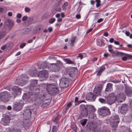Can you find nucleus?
<instances>
[{"mask_svg": "<svg viewBox=\"0 0 132 132\" xmlns=\"http://www.w3.org/2000/svg\"><path fill=\"white\" fill-rule=\"evenodd\" d=\"M21 89L17 86L14 87L12 89L11 93L9 94L7 91L3 92L0 93V96L1 100L3 102H7L9 101V97L15 98L16 95L20 94Z\"/></svg>", "mask_w": 132, "mask_h": 132, "instance_id": "f257e3e1", "label": "nucleus"}, {"mask_svg": "<svg viewBox=\"0 0 132 132\" xmlns=\"http://www.w3.org/2000/svg\"><path fill=\"white\" fill-rule=\"evenodd\" d=\"M44 90H43L41 93L38 94H36L35 96L36 98L35 101L39 104H42V106L44 107H46L50 104L48 102H45L49 98L48 94H47Z\"/></svg>", "mask_w": 132, "mask_h": 132, "instance_id": "f03ea898", "label": "nucleus"}, {"mask_svg": "<svg viewBox=\"0 0 132 132\" xmlns=\"http://www.w3.org/2000/svg\"><path fill=\"white\" fill-rule=\"evenodd\" d=\"M111 121L112 129L113 130H115L117 127L118 123L119 122L118 116L116 115L111 116Z\"/></svg>", "mask_w": 132, "mask_h": 132, "instance_id": "7ed1b4c3", "label": "nucleus"}, {"mask_svg": "<svg viewBox=\"0 0 132 132\" xmlns=\"http://www.w3.org/2000/svg\"><path fill=\"white\" fill-rule=\"evenodd\" d=\"M28 80V78L26 75H22L18 79H16L15 83L22 86L27 83Z\"/></svg>", "mask_w": 132, "mask_h": 132, "instance_id": "20e7f679", "label": "nucleus"}, {"mask_svg": "<svg viewBox=\"0 0 132 132\" xmlns=\"http://www.w3.org/2000/svg\"><path fill=\"white\" fill-rule=\"evenodd\" d=\"M46 89L49 94L52 95H55L59 92V90L57 87L51 84L48 85Z\"/></svg>", "mask_w": 132, "mask_h": 132, "instance_id": "39448f33", "label": "nucleus"}, {"mask_svg": "<svg viewBox=\"0 0 132 132\" xmlns=\"http://www.w3.org/2000/svg\"><path fill=\"white\" fill-rule=\"evenodd\" d=\"M98 112L100 115L102 116H106L110 114L109 109L105 106L99 109L98 110Z\"/></svg>", "mask_w": 132, "mask_h": 132, "instance_id": "423d86ee", "label": "nucleus"}, {"mask_svg": "<svg viewBox=\"0 0 132 132\" xmlns=\"http://www.w3.org/2000/svg\"><path fill=\"white\" fill-rule=\"evenodd\" d=\"M37 80H34L32 82L31 85L30 86V88L33 93L35 94V96L36 94H39V88H36V85L37 84Z\"/></svg>", "mask_w": 132, "mask_h": 132, "instance_id": "0eeeda50", "label": "nucleus"}, {"mask_svg": "<svg viewBox=\"0 0 132 132\" xmlns=\"http://www.w3.org/2000/svg\"><path fill=\"white\" fill-rule=\"evenodd\" d=\"M103 86L100 84H98L95 86L94 93L97 96H101V92L103 88Z\"/></svg>", "mask_w": 132, "mask_h": 132, "instance_id": "6e6552de", "label": "nucleus"}, {"mask_svg": "<svg viewBox=\"0 0 132 132\" xmlns=\"http://www.w3.org/2000/svg\"><path fill=\"white\" fill-rule=\"evenodd\" d=\"M69 85L68 79L65 78H62L60 83V85L62 88H64L67 87Z\"/></svg>", "mask_w": 132, "mask_h": 132, "instance_id": "1a4fd4ad", "label": "nucleus"}, {"mask_svg": "<svg viewBox=\"0 0 132 132\" xmlns=\"http://www.w3.org/2000/svg\"><path fill=\"white\" fill-rule=\"evenodd\" d=\"M23 101L21 100L20 102H16L14 103L13 105L14 110L16 111H19L21 110L23 105Z\"/></svg>", "mask_w": 132, "mask_h": 132, "instance_id": "9d476101", "label": "nucleus"}, {"mask_svg": "<svg viewBox=\"0 0 132 132\" xmlns=\"http://www.w3.org/2000/svg\"><path fill=\"white\" fill-rule=\"evenodd\" d=\"M79 109L81 116L85 117L87 116L88 112L85 105L84 104L81 105L80 106Z\"/></svg>", "mask_w": 132, "mask_h": 132, "instance_id": "9b49d317", "label": "nucleus"}, {"mask_svg": "<svg viewBox=\"0 0 132 132\" xmlns=\"http://www.w3.org/2000/svg\"><path fill=\"white\" fill-rule=\"evenodd\" d=\"M116 54L119 56H125L122 58V60L123 61H126L127 60H129L132 59V55H130L128 54H125L122 52H118L117 51L115 52Z\"/></svg>", "mask_w": 132, "mask_h": 132, "instance_id": "f8f14e48", "label": "nucleus"}, {"mask_svg": "<svg viewBox=\"0 0 132 132\" xmlns=\"http://www.w3.org/2000/svg\"><path fill=\"white\" fill-rule=\"evenodd\" d=\"M10 117L9 115H6L3 118L1 121V123L3 125L6 126L9 125L10 120Z\"/></svg>", "mask_w": 132, "mask_h": 132, "instance_id": "ddd939ff", "label": "nucleus"}, {"mask_svg": "<svg viewBox=\"0 0 132 132\" xmlns=\"http://www.w3.org/2000/svg\"><path fill=\"white\" fill-rule=\"evenodd\" d=\"M126 98L125 94L123 93H120L118 94L116 96V99L119 101L122 102L125 100Z\"/></svg>", "mask_w": 132, "mask_h": 132, "instance_id": "4468645a", "label": "nucleus"}, {"mask_svg": "<svg viewBox=\"0 0 132 132\" xmlns=\"http://www.w3.org/2000/svg\"><path fill=\"white\" fill-rule=\"evenodd\" d=\"M128 106L127 104H123L121 106L120 112L121 114H125L128 110Z\"/></svg>", "mask_w": 132, "mask_h": 132, "instance_id": "2eb2a0df", "label": "nucleus"}, {"mask_svg": "<svg viewBox=\"0 0 132 132\" xmlns=\"http://www.w3.org/2000/svg\"><path fill=\"white\" fill-rule=\"evenodd\" d=\"M38 77L41 78H46L48 76L47 71L46 70L41 71L39 74H38Z\"/></svg>", "mask_w": 132, "mask_h": 132, "instance_id": "dca6fc26", "label": "nucleus"}, {"mask_svg": "<svg viewBox=\"0 0 132 132\" xmlns=\"http://www.w3.org/2000/svg\"><path fill=\"white\" fill-rule=\"evenodd\" d=\"M86 98L89 100L94 101L96 98V96L92 94V92H90L88 93Z\"/></svg>", "mask_w": 132, "mask_h": 132, "instance_id": "f3484780", "label": "nucleus"}, {"mask_svg": "<svg viewBox=\"0 0 132 132\" xmlns=\"http://www.w3.org/2000/svg\"><path fill=\"white\" fill-rule=\"evenodd\" d=\"M52 71L57 72L59 71L60 67L58 64H52Z\"/></svg>", "mask_w": 132, "mask_h": 132, "instance_id": "a211bd4d", "label": "nucleus"}, {"mask_svg": "<svg viewBox=\"0 0 132 132\" xmlns=\"http://www.w3.org/2000/svg\"><path fill=\"white\" fill-rule=\"evenodd\" d=\"M37 64L38 68L40 69H44L47 67V64L45 62L37 63Z\"/></svg>", "mask_w": 132, "mask_h": 132, "instance_id": "6ab92c4d", "label": "nucleus"}, {"mask_svg": "<svg viewBox=\"0 0 132 132\" xmlns=\"http://www.w3.org/2000/svg\"><path fill=\"white\" fill-rule=\"evenodd\" d=\"M86 108H87L88 112L90 113L92 112H94L95 111V109L94 106L90 105H86Z\"/></svg>", "mask_w": 132, "mask_h": 132, "instance_id": "aec40b11", "label": "nucleus"}, {"mask_svg": "<svg viewBox=\"0 0 132 132\" xmlns=\"http://www.w3.org/2000/svg\"><path fill=\"white\" fill-rule=\"evenodd\" d=\"M125 93L128 96H132V89L130 88L129 87H126Z\"/></svg>", "mask_w": 132, "mask_h": 132, "instance_id": "412c9836", "label": "nucleus"}, {"mask_svg": "<svg viewBox=\"0 0 132 132\" xmlns=\"http://www.w3.org/2000/svg\"><path fill=\"white\" fill-rule=\"evenodd\" d=\"M112 84L110 83H108L105 89V91L110 92L113 90Z\"/></svg>", "mask_w": 132, "mask_h": 132, "instance_id": "4be33fe9", "label": "nucleus"}, {"mask_svg": "<svg viewBox=\"0 0 132 132\" xmlns=\"http://www.w3.org/2000/svg\"><path fill=\"white\" fill-rule=\"evenodd\" d=\"M115 100L113 98H111L108 96L107 98L106 103L108 104L111 105L115 102Z\"/></svg>", "mask_w": 132, "mask_h": 132, "instance_id": "5701e85b", "label": "nucleus"}, {"mask_svg": "<svg viewBox=\"0 0 132 132\" xmlns=\"http://www.w3.org/2000/svg\"><path fill=\"white\" fill-rule=\"evenodd\" d=\"M29 75L32 77H36L38 76V73L37 71L35 70H30L29 71Z\"/></svg>", "mask_w": 132, "mask_h": 132, "instance_id": "b1692460", "label": "nucleus"}, {"mask_svg": "<svg viewBox=\"0 0 132 132\" xmlns=\"http://www.w3.org/2000/svg\"><path fill=\"white\" fill-rule=\"evenodd\" d=\"M31 112L30 110L29 109H27L24 111L23 113L24 115L27 117H29L31 116Z\"/></svg>", "mask_w": 132, "mask_h": 132, "instance_id": "393cba45", "label": "nucleus"}, {"mask_svg": "<svg viewBox=\"0 0 132 132\" xmlns=\"http://www.w3.org/2000/svg\"><path fill=\"white\" fill-rule=\"evenodd\" d=\"M105 67L104 65H103L100 67V69L98 71L97 73V76H100L102 72L105 69Z\"/></svg>", "mask_w": 132, "mask_h": 132, "instance_id": "a878e982", "label": "nucleus"}, {"mask_svg": "<svg viewBox=\"0 0 132 132\" xmlns=\"http://www.w3.org/2000/svg\"><path fill=\"white\" fill-rule=\"evenodd\" d=\"M7 8L6 7H0V14L5 13L7 12Z\"/></svg>", "mask_w": 132, "mask_h": 132, "instance_id": "bb28decb", "label": "nucleus"}, {"mask_svg": "<svg viewBox=\"0 0 132 132\" xmlns=\"http://www.w3.org/2000/svg\"><path fill=\"white\" fill-rule=\"evenodd\" d=\"M77 39V38L76 37H72L71 38L70 41V46H71L74 47V43L75 42V41H76Z\"/></svg>", "mask_w": 132, "mask_h": 132, "instance_id": "cd10ccee", "label": "nucleus"}, {"mask_svg": "<svg viewBox=\"0 0 132 132\" xmlns=\"http://www.w3.org/2000/svg\"><path fill=\"white\" fill-rule=\"evenodd\" d=\"M34 20L32 16H30L28 18L27 20V23L28 25H30L33 23Z\"/></svg>", "mask_w": 132, "mask_h": 132, "instance_id": "c85d7f7f", "label": "nucleus"}, {"mask_svg": "<svg viewBox=\"0 0 132 132\" xmlns=\"http://www.w3.org/2000/svg\"><path fill=\"white\" fill-rule=\"evenodd\" d=\"M41 29V27L40 26H37L36 27L34 30V31L35 32L38 33L40 32V30Z\"/></svg>", "mask_w": 132, "mask_h": 132, "instance_id": "c756f323", "label": "nucleus"}, {"mask_svg": "<svg viewBox=\"0 0 132 132\" xmlns=\"http://www.w3.org/2000/svg\"><path fill=\"white\" fill-rule=\"evenodd\" d=\"M78 98L77 97H75V101L77 102V104H77L78 105L81 103L85 102V101L84 100L78 101Z\"/></svg>", "mask_w": 132, "mask_h": 132, "instance_id": "7c9ffc66", "label": "nucleus"}, {"mask_svg": "<svg viewBox=\"0 0 132 132\" xmlns=\"http://www.w3.org/2000/svg\"><path fill=\"white\" fill-rule=\"evenodd\" d=\"M97 45L99 46H102L104 45V43L101 40H98L97 42Z\"/></svg>", "mask_w": 132, "mask_h": 132, "instance_id": "2f4dec72", "label": "nucleus"}, {"mask_svg": "<svg viewBox=\"0 0 132 132\" xmlns=\"http://www.w3.org/2000/svg\"><path fill=\"white\" fill-rule=\"evenodd\" d=\"M87 119H83L80 121V124L82 126H84L85 125L87 121Z\"/></svg>", "mask_w": 132, "mask_h": 132, "instance_id": "473e14b6", "label": "nucleus"}, {"mask_svg": "<svg viewBox=\"0 0 132 132\" xmlns=\"http://www.w3.org/2000/svg\"><path fill=\"white\" fill-rule=\"evenodd\" d=\"M64 60L68 64H73L74 63V62L73 61L68 59H64Z\"/></svg>", "mask_w": 132, "mask_h": 132, "instance_id": "72a5a7b5", "label": "nucleus"}, {"mask_svg": "<svg viewBox=\"0 0 132 132\" xmlns=\"http://www.w3.org/2000/svg\"><path fill=\"white\" fill-rule=\"evenodd\" d=\"M6 34V32L5 31H3L0 33V39H1L5 36Z\"/></svg>", "mask_w": 132, "mask_h": 132, "instance_id": "f704fd0d", "label": "nucleus"}, {"mask_svg": "<svg viewBox=\"0 0 132 132\" xmlns=\"http://www.w3.org/2000/svg\"><path fill=\"white\" fill-rule=\"evenodd\" d=\"M59 119L57 117H56L55 118H53L52 121L55 124H57L59 123Z\"/></svg>", "mask_w": 132, "mask_h": 132, "instance_id": "c9c22d12", "label": "nucleus"}, {"mask_svg": "<svg viewBox=\"0 0 132 132\" xmlns=\"http://www.w3.org/2000/svg\"><path fill=\"white\" fill-rule=\"evenodd\" d=\"M95 1L96 3V7H98L101 5L100 3L101 2L100 0H95Z\"/></svg>", "mask_w": 132, "mask_h": 132, "instance_id": "e433bc0d", "label": "nucleus"}, {"mask_svg": "<svg viewBox=\"0 0 132 132\" xmlns=\"http://www.w3.org/2000/svg\"><path fill=\"white\" fill-rule=\"evenodd\" d=\"M69 76L71 77H73L75 76V73L74 71H71L69 74Z\"/></svg>", "mask_w": 132, "mask_h": 132, "instance_id": "4c0bfd02", "label": "nucleus"}, {"mask_svg": "<svg viewBox=\"0 0 132 132\" xmlns=\"http://www.w3.org/2000/svg\"><path fill=\"white\" fill-rule=\"evenodd\" d=\"M115 94L114 93H112L109 94L108 96L110 97H111V98H113L115 100L116 99V97H115Z\"/></svg>", "mask_w": 132, "mask_h": 132, "instance_id": "58836bf2", "label": "nucleus"}, {"mask_svg": "<svg viewBox=\"0 0 132 132\" xmlns=\"http://www.w3.org/2000/svg\"><path fill=\"white\" fill-rule=\"evenodd\" d=\"M55 20V18H51L49 20V22L50 24H52L54 22Z\"/></svg>", "mask_w": 132, "mask_h": 132, "instance_id": "ea45409f", "label": "nucleus"}, {"mask_svg": "<svg viewBox=\"0 0 132 132\" xmlns=\"http://www.w3.org/2000/svg\"><path fill=\"white\" fill-rule=\"evenodd\" d=\"M14 23L13 22L9 23L8 24V25L9 26V29H11L14 26Z\"/></svg>", "mask_w": 132, "mask_h": 132, "instance_id": "a19ab883", "label": "nucleus"}, {"mask_svg": "<svg viewBox=\"0 0 132 132\" xmlns=\"http://www.w3.org/2000/svg\"><path fill=\"white\" fill-rule=\"evenodd\" d=\"M83 54L81 53H79L78 54V55L77 56V58H80V59H81L83 57V55H82Z\"/></svg>", "mask_w": 132, "mask_h": 132, "instance_id": "79ce46f5", "label": "nucleus"}, {"mask_svg": "<svg viewBox=\"0 0 132 132\" xmlns=\"http://www.w3.org/2000/svg\"><path fill=\"white\" fill-rule=\"evenodd\" d=\"M68 3L67 2H65L64 4L62 6V7L63 8H64L68 6Z\"/></svg>", "mask_w": 132, "mask_h": 132, "instance_id": "37998d69", "label": "nucleus"}, {"mask_svg": "<svg viewBox=\"0 0 132 132\" xmlns=\"http://www.w3.org/2000/svg\"><path fill=\"white\" fill-rule=\"evenodd\" d=\"M99 101L102 103H105V100L102 98H100L99 99Z\"/></svg>", "mask_w": 132, "mask_h": 132, "instance_id": "c03bdc74", "label": "nucleus"}, {"mask_svg": "<svg viewBox=\"0 0 132 132\" xmlns=\"http://www.w3.org/2000/svg\"><path fill=\"white\" fill-rule=\"evenodd\" d=\"M26 44L25 43H23L21 44L20 46V47L21 48H22L26 46Z\"/></svg>", "mask_w": 132, "mask_h": 132, "instance_id": "a18cd8bd", "label": "nucleus"}, {"mask_svg": "<svg viewBox=\"0 0 132 132\" xmlns=\"http://www.w3.org/2000/svg\"><path fill=\"white\" fill-rule=\"evenodd\" d=\"M28 17L26 16H24L22 18V19L23 21H25L28 20Z\"/></svg>", "mask_w": 132, "mask_h": 132, "instance_id": "49530a36", "label": "nucleus"}, {"mask_svg": "<svg viewBox=\"0 0 132 132\" xmlns=\"http://www.w3.org/2000/svg\"><path fill=\"white\" fill-rule=\"evenodd\" d=\"M30 9L28 7H26L24 9L25 11L26 12H28L30 11Z\"/></svg>", "mask_w": 132, "mask_h": 132, "instance_id": "de8ad7c7", "label": "nucleus"}, {"mask_svg": "<svg viewBox=\"0 0 132 132\" xmlns=\"http://www.w3.org/2000/svg\"><path fill=\"white\" fill-rule=\"evenodd\" d=\"M68 109L67 108H65L63 109V113L64 114H65V113L66 111Z\"/></svg>", "mask_w": 132, "mask_h": 132, "instance_id": "09e8293b", "label": "nucleus"}, {"mask_svg": "<svg viewBox=\"0 0 132 132\" xmlns=\"http://www.w3.org/2000/svg\"><path fill=\"white\" fill-rule=\"evenodd\" d=\"M8 129L9 132H14L15 130L14 128L10 129L9 128H8Z\"/></svg>", "mask_w": 132, "mask_h": 132, "instance_id": "8fccbe9b", "label": "nucleus"}, {"mask_svg": "<svg viewBox=\"0 0 132 132\" xmlns=\"http://www.w3.org/2000/svg\"><path fill=\"white\" fill-rule=\"evenodd\" d=\"M55 10L57 11L58 12H60L61 10V7H57L55 9Z\"/></svg>", "mask_w": 132, "mask_h": 132, "instance_id": "3c124183", "label": "nucleus"}, {"mask_svg": "<svg viewBox=\"0 0 132 132\" xmlns=\"http://www.w3.org/2000/svg\"><path fill=\"white\" fill-rule=\"evenodd\" d=\"M52 130L54 131H55L56 132L57 130L56 127L55 126H53Z\"/></svg>", "mask_w": 132, "mask_h": 132, "instance_id": "603ef678", "label": "nucleus"}, {"mask_svg": "<svg viewBox=\"0 0 132 132\" xmlns=\"http://www.w3.org/2000/svg\"><path fill=\"white\" fill-rule=\"evenodd\" d=\"M72 105V104L71 102H70L68 103L67 104V108L68 109Z\"/></svg>", "mask_w": 132, "mask_h": 132, "instance_id": "864d4df0", "label": "nucleus"}, {"mask_svg": "<svg viewBox=\"0 0 132 132\" xmlns=\"http://www.w3.org/2000/svg\"><path fill=\"white\" fill-rule=\"evenodd\" d=\"M114 40L113 38H111L110 39L109 42L110 43H112L114 42Z\"/></svg>", "mask_w": 132, "mask_h": 132, "instance_id": "5fc2aeb1", "label": "nucleus"}, {"mask_svg": "<svg viewBox=\"0 0 132 132\" xmlns=\"http://www.w3.org/2000/svg\"><path fill=\"white\" fill-rule=\"evenodd\" d=\"M125 33L127 36H129L130 34V33L129 32V31H126Z\"/></svg>", "mask_w": 132, "mask_h": 132, "instance_id": "6e6d98bb", "label": "nucleus"}, {"mask_svg": "<svg viewBox=\"0 0 132 132\" xmlns=\"http://www.w3.org/2000/svg\"><path fill=\"white\" fill-rule=\"evenodd\" d=\"M72 128L73 129L74 131H76L77 130L76 126L75 125L73 126Z\"/></svg>", "mask_w": 132, "mask_h": 132, "instance_id": "4d7b16f0", "label": "nucleus"}, {"mask_svg": "<svg viewBox=\"0 0 132 132\" xmlns=\"http://www.w3.org/2000/svg\"><path fill=\"white\" fill-rule=\"evenodd\" d=\"M16 17L19 18H20L21 17V15L20 13H18L16 15Z\"/></svg>", "mask_w": 132, "mask_h": 132, "instance_id": "13d9d810", "label": "nucleus"}, {"mask_svg": "<svg viewBox=\"0 0 132 132\" xmlns=\"http://www.w3.org/2000/svg\"><path fill=\"white\" fill-rule=\"evenodd\" d=\"M48 29L49 32H52L53 30V29L52 27H50L48 28Z\"/></svg>", "mask_w": 132, "mask_h": 132, "instance_id": "bf43d9fd", "label": "nucleus"}, {"mask_svg": "<svg viewBox=\"0 0 132 132\" xmlns=\"http://www.w3.org/2000/svg\"><path fill=\"white\" fill-rule=\"evenodd\" d=\"M76 18L78 19H79L81 18V16L80 14H77L76 16Z\"/></svg>", "mask_w": 132, "mask_h": 132, "instance_id": "052dcab7", "label": "nucleus"}, {"mask_svg": "<svg viewBox=\"0 0 132 132\" xmlns=\"http://www.w3.org/2000/svg\"><path fill=\"white\" fill-rule=\"evenodd\" d=\"M103 35L106 37H107L108 36V32H105L104 33Z\"/></svg>", "mask_w": 132, "mask_h": 132, "instance_id": "680f3d73", "label": "nucleus"}, {"mask_svg": "<svg viewBox=\"0 0 132 132\" xmlns=\"http://www.w3.org/2000/svg\"><path fill=\"white\" fill-rule=\"evenodd\" d=\"M103 19L102 18H100L99 19V20H98L97 21V22L99 23L102 21L103 20Z\"/></svg>", "mask_w": 132, "mask_h": 132, "instance_id": "e2e57ef3", "label": "nucleus"}, {"mask_svg": "<svg viewBox=\"0 0 132 132\" xmlns=\"http://www.w3.org/2000/svg\"><path fill=\"white\" fill-rule=\"evenodd\" d=\"M114 43L115 44L117 45H119V43L118 41H117L116 40H114Z\"/></svg>", "mask_w": 132, "mask_h": 132, "instance_id": "0e129e2a", "label": "nucleus"}, {"mask_svg": "<svg viewBox=\"0 0 132 132\" xmlns=\"http://www.w3.org/2000/svg\"><path fill=\"white\" fill-rule=\"evenodd\" d=\"M111 81L114 83H117L118 82V81L117 80H111Z\"/></svg>", "mask_w": 132, "mask_h": 132, "instance_id": "69168bd1", "label": "nucleus"}, {"mask_svg": "<svg viewBox=\"0 0 132 132\" xmlns=\"http://www.w3.org/2000/svg\"><path fill=\"white\" fill-rule=\"evenodd\" d=\"M92 28H90V29L88 30L86 32V33L87 34L89 33L92 31Z\"/></svg>", "mask_w": 132, "mask_h": 132, "instance_id": "338daca9", "label": "nucleus"}, {"mask_svg": "<svg viewBox=\"0 0 132 132\" xmlns=\"http://www.w3.org/2000/svg\"><path fill=\"white\" fill-rule=\"evenodd\" d=\"M14 132H21V131L18 129H15L14 131Z\"/></svg>", "mask_w": 132, "mask_h": 132, "instance_id": "774afa93", "label": "nucleus"}]
</instances>
